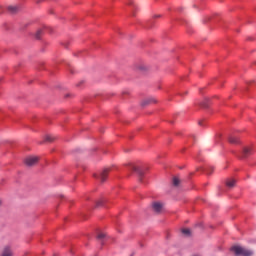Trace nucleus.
I'll list each match as a JSON object with an SVG mask.
<instances>
[{
    "instance_id": "obj_1",
    "label": "nucleus",
    "mask_w": 256,
    "mask_h": 256,
    "mask_svg": "<svg viewBox=\"0 0 256 256\" xmlns=\"http://www.w3.org/2000/svg\"><path fill=\"white\" fill-rule=\"evenodd\" d=\"M231 251L237 256H253V251L241 246H234L231 248Z\"/></svg>"
},
{
    "instance_id": "obj_2",
    "label": "nucleus",
    "mask_w": 256,
    "mask_h": 256,
    "mask_svg": "<svg viewBox=\"0 0 256 256\" xmlns=\"http://www.w3.org/2000/svg\"><path fill=\"white\" fill-rule=\"evenodd\" d=\"M39 161V157L37 156H28L25 158L24 163L27 167H33V165H37Z\"/></svg>"
},
{
    "instance_id": "obj_3",
    "label": "nucleus",
    "mask_w": 256,
    "mask_h": 256,
    "mask_svg": "<svg viewBox=\"0 0 256 256\" xmlns=\"http://www.w3.org/2000/svg\"><path fill=\"white\" fill-rule=\"evenodd\" d=\"M110 171H111V169L105 168L99 176L94 175V177L96 179H100L101 183H105V181L107 180V176L109 175Z\"/></svg>"
},
{
    "instance_id": "obj_4",
    "label": "nucleus",
    "mask_w": 256,
    "mask_h": 256,
    "mask_svg": "<svg viewBox=\"0 0 256 256\" xmlns=\"http://www.w3.org/2000/svg\"><path fill=\"white\" fill-rule=\"evenodd\" d=\"M152 209L154 213H161V211H163V203L161 202L152 203Z\"/></svg>"
},
{
    "instance_id": "obj_5",
    "label": "nucleus",
    "mask_w": 256,
    "mask_h": 256,
    "mask_svg": "<svg viewBox=\"0 0 256 256\" xmlns=\"http://www.w3.org/2000/svg\"><path fill=\"white\" fill-rule=\"evenodd\" d=\"M152 103H157V100H155V98H147L142 101V106L152 105Z\"/></svg>"
},
{
    "instance_id": "obj_6",
    "label": "nucleus",
    "mask_w": 256,
    "mask_h": 256,
    "mask_svg": "<svg viewBox=\"0 0 256 256\" xmlns=\"http://www.w3.org/2000/svg\"><path fill=\"white\" fill-rule=\"evenodd\" d=\"M1 256H13V252L11 251V248L5 247Z\"/></svg>"
},
{
    "instance_id": "obj_7",
    "label": "nucleus",
    "mask_w": 256,
    "mask_h": 256,
    "mask_svg": "<svg viewBox=\"0 0 256 256\" xmlns=\"http://www.w3.org/2000/svg\"><path fill=\"white\" fill-rule=\"evenodd\" d=\"M251 155V148L244 147L242 151V157H249Z\"/></svg>"
},
{
    "instance_id": "obj_8",
    "label": "nucleus",
    "mask_w": 256,
    "mask_h": 256,
    "mask_svg": "<svg viewBox=\"0 0 256 256\" xmlns=\"http://www.w3.org/2000/svg\"><path fill=\"white\" fill-rule=\"evenodd\" d=\"M235 183H237V182H236L235 179H233V178L228 179V180L226 181L227 187H235Z\"/></svg>"
},
{
    "instance_id": "obj_9",
    "label": "nucleus",
    "mask_w": 256,
    "mask_h": 256,
    "mask_svg": "<svg viewBox=\"0 0 256 256\" xmlns=\"http://www.w3.org/2000/svg\"><path fill=\"white\" fill-rule=\"evenodd\" d=\"M229 143L237 144V143H239V138H238V137H235V136H231V137L229 138Z\"/></svg>"
},
{
    "instance_id": "obj_10",
    "label": "nucleus",
    "mask_w": 256,
    "mask_h": 256,
    "mask_svg": "<svg viewBox=\"0 0 256 256\" xmlns=\"http://www.w3.org/2000/svg\"><path fill=\"white\" fill-rule=\"evenodd\" d=\"M132 170H134L140 177L143 176V172L137 168V166H132Z\"/></svg>"
},
{
    "instance_id": "obj_11",
    "label": "nucleus",
    "mask_w": 256,
    "mask_h": 256,
    "mask_svg": "<svg viewBox=\"0 0 256 256\" xmlns=\"http://www.w3.org/2000/svg\"><path fill=\"white\" fill-rule=\"evenodd\" d=\"M180 183H181V180H179L177 177L173 178V185H174V187H179Z\"/></svg>"
},
{
    "instance_id": "obj_12",
    "label": "nucleus",
    "mask_w": 256,
    "mask_h": 256,
    "mask_svg": "<svg viewBox=\"0 0 256 256\" xmlns=\"http://www.w3.org/2000/svg\"><path fill=\"white\" fill-rule=\"evenodd\" d=\"M182 233L183 235H186V237H189V235H191V230L188 228H184L182 229Z\"/></svg>"
},
{
    "instance_id": "obj_13",
    "label": "nucleus",
    "mask_w": 256,
    "mask_h": 256,
    "mask_svg": "<svg viewBox=\"0 0 256 256\" xmlns=\"http://www.w3.org/2000/svg\"><path fill=\"white\" fill-rule=\"evenodd\" d=\"M137 69L139 71H147V67L145 66V64H139Z\"/></svg>"
},
{
    "instance_id": "obj_14",
    "label": "nucleus",
    "mask_w": 256,
    "mask_h": 256,
    "mask_svg": "<svg viewBox=\"0 0 256 256\" xmlns=\"http://www.w3.org/2000/svg\"><path fill=\"white\" fill-rule=\"evenodd\" d=\"M8 11H10V13H15L17 11V6H9Z\"/></svg>"
},
{
    "instance_id": "obj_15",
    "label": "nucleus",
    "mask_w": 256,
    "mask_h": 256,
    "mask_svg": "<svg viewBox=\"0 0 256 256\" xmlns=\"http://www.w3.org/2000/svg\"><path fill=\"white\" fill-rule=\"evenodd\" d=\"M97 239L101 241V239H105V233H99Z\"/></svg>"
},
{
    "instance_id": "obj_16",
    "label": "nucleus",
    "mask_w": 256,
    "mask_h": 256,
    "mask_svg": "<svg viewBox=\"0 0 256 256\" xmlns=\"http://www.w3.org/2000/svg\"><path fill=\"white\" fill-rule=\"evenodd\" d=\"M45 141H48L49 143H51V141H53V137L48 135L45 137Z\"/></svg>"
},
{
    "instance_id": "obj_17",
    "label": "nucleus",
    "mask_w": 256,
    "mask_h": 256,
    "mask_svg": "<svg viewBox=\"0 0 256 256\" xmlns=\"http://www.w3.org/2000/svg\"><path fill=\"white\" fill-rule=\"evenodd\" d=\"M41 33H42L41 30H38V31H37V33H36V39H41Z\"/></svg>"
},
{
    "instance_id": "obj_18",
    "label": "nucleus",
    "mask_w": 256,
    "mask_h": 256,
    "mask_svg": "<svg viewBox=\"0 0 256 256\" xmlns=\"http://www.w3.org/2000/svg\"><path fill=\"white\" fill-rule=\"evenodd\" d=\"M3 205V200L0 199V207Z\"/></svg>"
},
{
    "instance_id": "obj_19",
    "label": "nucleus",
    "mask_w": 256,
    "mask_h": 256,
    "mask_svg": "<svg viewBox=\"0 0 256 256\" xmlns=\"http://www.w3.org/2000/svg\"><path fill=\"white\" fill-rule=\"evenodd\" d=\"M199 125H203V121H200V122H199Z\"/></svg>"
},
{
    "instance_id": "obj_20",
    "label": "nucleus",
    "mask_w": 256,
    "mask_h": 256,
    "mask_svg": "<svg viewBox=\"0 0 256 256\" xmlns=\"http://www.w3.org/2000/svg\"><path fill=\"white\" fill-rule=\"evenodd\" d=\"M101 203H102V202L100 201V202L97 203V205L99 206V205H101Z\"/></svg>"
}]
</instances>
